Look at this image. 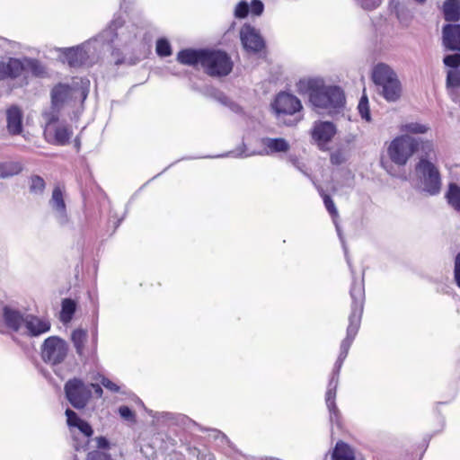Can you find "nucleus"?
Here are the masks:
<instances>
[{
    "label": "nucleus",
    "instance_id": "f257e3e1",
    "mask_svg": "<svg viewBox=\"0 0 460 460\" xmlns=\"http://www.w3.org/2000/svg\"><path fill=\"white\" fill-rule=\"evenodd\" d=\"M349 296L351 303L350 312L348 316L349 324L347 326L346 337L341 343L340 354L334 366L333 375L329 381L328 388L325 393V402L326 404H331L332 407L336 399L339 372L349 354V350L358 332L361 324L366 300L365 284L363 278L353 279L351 287L349 288Z\"/></svg>",
    "mask_w": 460,
    "mask_h": 460
},
{
    "label": "nucleus",
    "instance_id": "f03ea898",
    "mask_svg": "<svg viewBox=\"0 0 460 460\" xmlns=\"http://www.w3.org/2000/svg\"><path fill=\"white\" fill-rule=\"evenodd\" d=\"M176 59L181 65L200 67L210 77L227 76L234 69L231 56L219 49H184L177 53Z\"/></svg>",
    "mask_w": 460,
    "mask_h": 460
},
{
    "label": "nucleus",
    "instance_id": "7ed1b4c3",
    "mask_svg": "<svg viewBox=\"0 0 460 460\" xmlns=\"http://www.w3.org/2000/svg\"><path fill=\"white\" fill-rule=\"evenodd\" d=\"M308 95L310 102L319 113H338L345 104V94L339 86L309 82Z\"/></svg>",
    "mask_w": 460,
    "mask_h": 460
},
{
    "label": "nucleus",
    "instance_id": "20e7f679",
    "mask_svg": "<svg viewBox=\"0 0 460 460\" xmlns=\"http://www.w3.org/2000/svg\"><path fill=\"white\" fill-rule=\"evenodd\" d=\"M29 74L35 77H42L46 75L45 66L40 60L28 57L0 59V82L21 77L27 79Z\"/></svg>",
    "mask_w": 460,
    "mask_h": 460
},
{
    "label": "nucleus",
    "instance_id": "39448f33",
    "mask_svg": "<svg viewBox=\"0 0 460 460\" xmlns=\"http://www.w3.org/2000/svg\"><path fill=\"white\" fill-rule=\"evenodd\" d=\"M374 84L381 88V94L388 102H396L402 95V84L395 72L386 64L378 63L372 70Z\"/></svg>",
    "mask_w": 460,
    "mask_h": 460
},
{
    "label": "nucleus",
    "instance_id": "423d86ee",
    "mask_svg": "<svg viewBox=\"0 0 460 460\" xmlns=\"http://www.w3.org/2000/svg\"><path fill=\"white\" fill-rule=\"evenodd\" d=\"M65 414L75 449L85 451L93 435V427L71 409H66Z\"/></svg>",
    "mask_w": 460,
    "mask_h": 460
},
{
    "label": "nucleus",
    "instance_id": "0eeeda50",
    "mask_svg": "<svg viewBox=\"0 0 460 460\" xmlns=\"http://www.w3.org/2000/svg\"><path fill=\"white\" fill-rule=\"evenodd\" d=\"M417 138L408 135L396 137L387 147V155L391 161L399 166H404L415 152L419 150Z\"/></svg>",
    "mask_w": 460,
    "mask_h": 460
},
{
    "label": "nucleus",
    "instance_id": "6e6552de",
    "mask_svg": "<svg viewBox=\"0 0 460 460\" xmlns=\"http://www.w3.org/2000/svg\"><path fill=\"white\" fill-rule=\"evenodd\" d=\"M415 169L422 180L424 190L430 195L438 194L441 189V177L435 164L426 158H420Z\"/></svg>",
    "mask_w": 460,
    "mask_h": 460
},
{
    "label": "nucleus",
    "instance_id": "1a4fd4ad",
    "mask_svg": "<svg viewBox=\"0 0 460 460\" xmlns=\"http://www.w3.org/2000/svg\"><path fill=\"white\" fill-rule=\"evenodd\" d=\"M64 389L68 402L78 410L84 409L92 397V390L79 378L69 379Z\"/></svg>",
    "mask_w": 460,
    "mask_h": 460
},
{
    "label": "nucleus",
    "instance_id": "9d476101",
    "mask_svg": "<svg viewBox=\"0 0 460 460\" xmlns=\"http://www.w3.org/2000/svg\"><path fill=\"white\" fill-rule=\"evenodd\" d=\"M67 351L68 346L63 339L50 336L44 341L41 346V358L46 363L58 365L65 360Z\"/></svg>",
    "mask_w": 460,
    "mask_h": 460
},
{
    "label": "nucleus",
    "instance_id": "9b49d317",
    "mask_svg": "<svg viewBox=\"0 0 460 460\" xmlns=\"http://www.w3.org/2000/svg\"><path fill=\"white\" fill-rule=\"evenodd\" d=\"M271 106L278 115H294L303 109L296 96L285 92L277 94Z\"/></svg>",
    "mask_w": 460,
    "mask_h": 460
},
{
    "label": "nucleus",
    "instance_id": "f8f14e48",
    "mask_svg": "<svg viewBox=\"0 0 460 460\" xmlns=\"http://www.w3.org/2000/svg\"><path fill=\"white\" fill-rule=\"evenodd\" d=\"M336 134V127L330 121H315L311 130L314 141L321 149L329 143Z\"/></svg>",
    "mask_w": 460,
    "mask_h": 460
},
{
    "label": "nucleus",
    "instance_id": "ddd939ff",
    "mask_svg": "<svg viewBox=\"0 0 460 460\" xmlns=\"http://www.w3.org/2000/svg\"><path fill=\"white\" fill-rule=\"evenodd\" d=\"M72 87L66 84H56L50 93L51 109L60 111L64 104L71 98Z\"/></svg>",
    "mask_w": 460,
    "mask_h": 460
},
{
    "label": "nucleus",
    "instance_id": "4468645a",
    "mask_svg": "<svg viewBox=\"0 0 460 460\" xmlns=\"http://www.w3.org/2000/svg\"><path fill=\"white\" fill-rule=\"evenodd\" d=\"M22 111L17 105H11L6 110L7 130L12 136L20 135L22 132Z\"/></svg>",
    "mask_w": 460,
    "mask_h": 460
},
{
    "label": "nucleus",
    "instance_id": "2eb2a0df",
    "mask_svg": "<svg viewBox=\"0 0 460 460\" xmlns=\"http://www.w3.org/2000/svg\"><path fill=\"white\" fill-rule=\"evenodd\" d=\"M241 40L249 52L259 53L265 49V42L256 31H241Z\"/></svg>",
    "mask_w": 460,
    "mask_h": 460
},
{
    "label": "nucleus",
    "instance_id": "dca6fc26",
    "mask_svg": "<svg viewBox=\"0 0 460 460\" xmlns=\"http://www.w3.org/2000/svg\"><path fill=\"white\" fill-rule=\"evenodd\" d=\"M25 327L29 335L36 337L48 332L50 330L51 323L47 318L30 314L25 318Z\"/></svg>",
    "mask_w": 460,
    "mask_h": 460
},
{
    "label": "nucleus",
    "instance_id": "f3484780",
    "mask_svg": "<svg viewBox=\"0 0 460 460\" xmlns=\"http://www.w3.org/2000/svg\"><path fill=\"white\" fill-rule=\"evenodd\" d=\"M96 448L87 454L86 460H113L108 451L111 448L109 440L102 436L94 438Z\"/></svg>",
    "mask_w": 460,
    "mask_h": 460
},
{
    "label": "nucleus",
    "instance_id": "a211bd4d",
    "mask_svg": "<svg viewBox=\"0 0 460 460\" xmlns=\"http://www.w3.org/2000/svg\"><path fill=\"white\" fill-rule=\"evenodd\" d=\"M64 58L69 66L79 67L87 61L88 55L84 49L76 47L66 49L64 51Z\"/></svg>",
    "mask_w": 460,
    "mask_h": 460
},
{
    "label": "nucleus",
    "instance_id": "6ab92c4d",
    "mask_svg": "<svg viewBox=\"0 0 460 460\" xmlns=\"http://www.w3.org/2000/svg\"><path fill=\"white\" fill-rule=\"evenodd\" d=\"M3 318L5 325L15 332L20 330L22 323L25 324V318L22 314L8 306H4L3 309Z\"/></svg>",
    "mask_w": 460,
    "mask_h": 460
},
{
    "label": "nucleus",
    "instance_id": "aec40b11",
    "mask_svg": "<svg viewBox=\"0 0 460 460\" xmlns=\"http://www.w3.org/2000/svg\"><path fill=\"white\" fill-rule=\"evenodd\" d=\"M262 145L265 147L267 154L286 153L290 148L288 142L282 137L263 138Z\"/></svg>",
    "mask_w": 460,
    "mask_h": 460
},
{
    "label": "nucleus",
    "instance_id": "412c9836",
    "mask_svg": "<svg viewBox=\"0 0 460 460\" xmlns=\"http://www.w3.org/2000/svg\"><path fill=\"white\" fill-rule=\"evenodd\" d=\"M355 452L349 444L341 440L336 443L332 455V460H355Z\"/></svg>",
    "mask_w": 460,
    "mask_h": 460
},
{
    "label": "nucleus",
    "instance_id": "4be33fe9",
    "mask_svg": "<svg viewBox=\"0 0 460 460\" xmlns=\"http://www.w3.org/2000/svg\"><path fill=\"white\" fill-rule=\"evenodd\" d=\"M446 21L456 22L460 19V0H447L443 4Z\"/></svg>",
    "mask_w": 460,
    "mask_h": 460
},
{
    "label": "nucleus",
    "instance_id": "5701e85b",
    "mask_svg": "<svg viewBox=\"0 0 460 460\" xmlns=\"http://www.w3.org/2000/svg\"><path fill=\"white\" fill-rule=\"evenodd\" d=\"M76 311V303L71 298H64L61 303L59 320L63 323H68Z\"/></svg>",
    "mask_w": 460,
    "mask_h": 460
},
{
    "label": "nucleus",
    "instance_id": "b1692460",
    "mask_svg": "<svg viewBox=\"0 0 460 460\" xmlns=\"http://www.w3.org/2000/svg\"><path fill=\"white\" fill-rule=\"evenodd\" d=\"M443 44L448 50L460 52V31H443Z\"/></svg>",
    "mask_w": 460,
    "mask_h": 460
},
{
    "label": "nucleus",
    "instance_id": "393cba45",
    "mask_svg": "<svg viewBox=\"0 0 460 460\" xmlns=\"http://www.w3.org/2000/svg\"><path fill=\"white\" fill-rule=\"evenodd\" d=\"M73 136V130L69 125H58L54 129L55 144L66 146Z\"/></svg>",
    "mask_w": 460,
    "mask_h": 460
},
{
    "label": "nucleus",
    "instance_id": "a878e982",
    "mask_svg": "<svg viewBox=\"0 0 460 460\" xmlns=\"http://www.w3.org/2000/svg\"><path fill=\"white\" fill-rule=\"evenodd\" d=\"M23 171V164L20 162L0 163V178H9L20 174Z\"/></svg>",
    "mask_w": 460,
    "mask_h": 460
},
{
    "label": "nucleus",
    "instance_id": "bb28decb",
    "mask_svg": "<svg viewBox=\"0 0 460 460\" xmlns=\"http://www.w3.org/2000/svg\"><path fill=\"white\" fill-rule=\"evenodd\" d=\"M51 202L53 208L61 214H66V206L64 200V188L55 186L52 191Z\"/></svg>",
    "mask_w": 460,
    "mask_h": 460
},
{
    "label": "nucleus",
    "instance_id": "cd10ccee",
    "mask_svg": "<svg viewBox=\"0 0 460 460\" xmlns=\"http://www.w3.org/2000/svg\"><path fill=\"white\" fill-rule=\"evenodd\" d=\"M448 204L455 210L460 212V187L456 183H450L446 194Z\"/></svg>",
    "mask_w": 460,
    "mask_h": 460
},
{
    "label": "nucleus",
    "instance_id": "c85d7f7f",
    "mask_svg": "<svg viewBox=\"0 0 460 460\" xmlns=\"http://www.w3.org/2000/svg\"><path fill=\"white\" fill-rule=\"evenodd\" d=\"M71 339L76 349V352L81 355L84 351V343L87 339V332L83 329L74 330L71 334Z\"/></svg>",
    "mask_w": 460,
    "mask_h": 460
},
{
    "label": "nucleus",
    "instance_id": "c756f323",
    "mask_svg": "<svg viewBox=\"0 0 460 460\" xmlns=\"http://www.w3.org/2000/svg\"><path fill=\"white\" fill-rule=\"evenodd\" d=\"M46 189L45 180L37 174H32L29 178V190L32 194H42Z\"/></svg>",
    "mask_w": 460,
    "mask_h": 460
},
{
    "label": "nucleus",
    "instance_id": "7c9ffc66",
    "mask_svg": "<svg viewBox=\"0 0 460 460\" xmlns=\"http://www.w3.org/2000/svg\"><path fill=\"white\" fill-rule=\"evenodd\" d=\"M429 128L426 125L411 122L404 124L401 127V131L407 134H424L428 131Z\"/></svg>",
    "mask_w": 460,
    "mask_h": 460
},
{
    "label": "nucleus",
    "instance_id": "2f4dec72",
    "mask_svg": "<svg viewBox=\"0 0 460 460\" xmlns=\"http://www.w3.org/2000/svg\"><path fill=\"white\" fill-rule=\"evenodd\" d=\"M156 53L160 57H169L172 55V48L167 40L160 39L157 40Z\"/></svg>",
    "mask_w": 460,
    "mask_h": 460
},
{
    "label": "nucleus",
    "instance_id": "473e14b6",
    "mask_svg": "<svg viewBox=\"0 0 460 460\" xmlns=\"http://www.w3.org/2000/svg\"><path fill=\"white\" fill-rule=\"evenodd\" d=\"M358 111L363 119L367 121L370 120V111L368 107V99L366 94H363L358 105Z\"/></svg>",
    "mask_w": 460,
    "mask_h": 460
},
{
    "label": "nucleus",
    "instance_id": "72a5a7b5",
    "mask_svg": "<svg viewBox=\"0 0 460 460\" xmlns=\"http://www.w3.org/2000/svg\"><path fill=\"white\" fill-rule=\"evenodd\" d=\"M322 198H323L324 206H325L327 211L329 212V214L332 217H337L338 211H337V208L335 207V204H334L332 199L328 194H325V193L322 194Z\"/></svg>",
    "mask_w": 460,
    "mask_h": 460
},
{
    "label": "nucleus",
    "instance_id": "f704fd0d",
    "mask_svg": "<svg viewBox=\"0 0 460 460\" xmlns=\"http://www.w3.org/2000/svg\"><path fill=\"white\" fill-rule=\"evenodd\" d=\"M420 146L419 150H420L423 153V157L428 160V157L430 155L431 153L434 152V146L432 141L429 140H420L418 139Z\"/></svg>",
    "mask_w": 460,
    "mask_h": 460
},
{
    "label": "nucleus",
    "instance_id": "c9c22d12",
    "mask_svg": "<svg viewBox=\"0 0 460 460\" xmlns=\"http://www.w3.org/2000/svg\"><path fill=\"white\" fill-rule=\"evenodd\" d=\"M444 64L452 68H457L460 66V54L447 55L443 59Z\"/></svg>",
    "mask_w": 460,
    "mask_h": 460
},
{
    "label": "nucleus",
    "instance_id": "e433bc0d",
    "mask_svg": "<svg viewBox=\"0 0 460 460\" xmlns=\"http://www.w3.org/2000/svg\"><path fill=\"white\" fill-rule=\"evenodd\" d=\"M249 4L245 1H241L237 4L234 9V16L237 18H244L249 13Z\"/></svg>",
    "mask_w": 460,
    "mask_h": 460
},
{
    "label": "nucleus",
    "instance_id": "4c0bfd02",
    "mask_svg": "<svg viewBox=\"0 0 460 460\" xmlns=\"http://www.w3.org/2000/svg\"><path fill=\"white\" fill-rule=\"evenodd\" d=\"M447 81L450 86L460 88V70L449 71Z\"/></svg>",
    "mask_w": 460,
    "mask_h": 460
},
{
    "label": "nucleus",
    "instance_id": "58836bf2",
    "mask_svg": "<svg viewBox=\"0 0 460 460\" xmlns=\"http://www.w3.org/2000/svg\"><path fill=\"white\" fill-rule=\"evenodd\" d=\"M119 413L126 420L129 421H135L136 420V414L135 412L126 405L120 406L119 408Z\"/></svg>",
    "mask_w": 460,
    "mask_h": 460
},
{
    "label": "nucleus",
    "instance_id": "ea45409f",
    "mask_svg": "<svg viewBox=\"0 0 460 460\" xmlns=\"http://www.w3.org/2000/svg\"><path fill=\"white\" fill-rule=\"evenodd\" d=\"M60 111L52 110L49 112L45 113V119H46V127L47 128L50 127L52 124L57 123L59 119V113Z\"/></svg>",
    "mask_w": 460,
    "mask_h": 460
},
{
    "label": "nucleus",
    "instance_id": "a19ab883",
    "mask_svg": "<svg viewBox=\"0 0 460 460\" xmlns=\"http://www.w3.org/2000/svg\"><path fill=\"white\" fill-rule=\"evenodd\" d=\"M249 9L252 14L260 15L263 12L264 5L261 0H252Z\"/></svg>",
    "mask_w": 460,
    "mask_h": 460
},
{
    "label": "nucleus",
    "instance_id": "79ce46f5",
    "mask_svg": "<svg viewBox=\"0 0 460 460\" xmlns=\"http://www.w3.org/2000/svg\"><path fill=\"white\" fill-rule=\"evenodd\" d=\"M101 385L111 392L117 393L119 391V386L105 376L101 377Z\"/></svg>",
    "mask_w": 460,
    "mask_h": 460
},
{
    "label": "nucleus",
    "instance_id": "37998d69",
    "mask_svg": "<svg viewBox=\"0 0 460 460\" xmlns=\"http://www.w3.org/2000/svg\"><path fill=\"white\" fill-rule=\"evenodd\" d=\"M331 163L334 165H340L345 162V156L341 151H335L331 154Z\"/></svg>",
    "mask_w": 460,
    "mask_h": 460
},
{
    "label": "nucleus",
    "instance_id": "c03bdc74",
    "mask_svg": "<svg viewBox=\"0 0 460 460\" xmlns=\"http://www.w3.org/2000/svg\"><path fill=\"white\" fill-rule=\"evenodd\" d=\"M454 277L457 287L460 288V252L455 259Z\"/></svg>",
    "mask_w": 460,
    "mask_h": 460
},
{
    "label": "nucleus",
    "instance_id": "a18cd8bd",
    "mask_svg": "<svg viewBox=\"0 0 460 460\" xmlns=\"http://www.w3.org/2000/svg\"><path fill=\"white\" fill-rule=\"evenodd\" d=\"M330 411V418L333 421L338 422L340 420V411L336 405V402H333V407L331 404H326Z\"/></svg>",
    "mask_w": 460,
    "mask_h": 460
},
{
    "label": "nucleus",
    "instance_id": "49530a36",
    "mask_svg": "<svg viewBox=\"0 0 460 460\" xmlns=\"http://www.w3.org/2000/svg\"><path fill=\"white\" fill-rule=\"evenodd\" d=\"M89 388L93 390L94 395L96 398H101L102 396L103 391L99 384H90Z\"/></svg>",
    "mask_w": 460,
    "mask_h": 460
},
{
    "label": "nucleus",
    "instance_id": "de8ad7c7",
    "mask_svg": "<svg viewBox=\"0 0 460 460\" xmlns=\"http://www.w3.org/2000/svg\"><path fill=\"white\" fill-rule=\"evenodd\" d=\"M442 29L447 30V29H460V24L457 25H452V24H445L443 25Z\"/></svg>",
    "mask_w": 460,
    "mask_h": 460
},
{
    "label": "nucleus",
    "instance_id": "09e8293b",
    "mask_svg": "<svg viewBox=\"0 0 460 460\" xmlns=\"http://www.w3.org/2000/svg\"><path fill=\"white\" fill-rule=\"evenodd\" d=\"M124 23L122 22L114 21V27L115 29H118L119 27H122Z\"/></svg>",
    "mask_w": 460,
    "mask_h": 460
},
{
    "label": "nucleus",
    "instance_id": "8fccbe9b",
    "mask_svg": "<svg viewBox=\"0 0 460 460\" xmlns=\"http://www.w3.org/2000/svg\"><path fill=\"white\" fill-rule=\"evenodd\" d=\"M122 63H123V60H122V59H118V60H116V61H115V64H116V65H120V64H122Z\"/></svg>",
    "mask_w": 460,
    "mask_h": 460
},
{
    "label": "nucleus",
    "instance_id": "3c124183",
    "mask_svg": "<svg viewBox=\"0 0 460 460\" xmlns=\"http://www.w3.org/2000/svg\"><path fill=\"white\" fill-rule=\"evenodd\" d=\"M244 29L250 30V29H252V28H251L249 25H247V26H245V28H244Z\"/></svg>",
    "mask_w": 460,
    "mask_h": 460
}]
</instances>
